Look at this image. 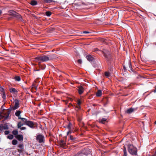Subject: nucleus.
<instances>
[{"instance_id": "obj_39", "label": "nucleus", "mask_w": 156, "mask_h": 156, "mask_svg": "<svg viewBox=\"0 0 156 156\" xmlns=\"http://www.w3.org/2000/svg\"><path fill=\"white\" fill-rule=\"evenodd\" d=\"M9 133V130H6L5 131V135H8Z\"/></svg>"}, {"instance_id": "obj_12", "label": "nucleus", "mask_w": 156, "mask_h": 156, "mask_svg": "<svg viewBox=\"0 0 156 156\" xmlns=\"http://www.w3.org/2000/svg\"><path fill=\"white\" fill-rule=\"evenodd\" d=\"M11 111L12 109L10 108H9L7 110L5 114V115H6V116L5 117V119H7L8 118Z\"/></svg>"}, {"instance_id": "obj_16", "label": "nucleus", "mask_w": 156, "mask_h": 156, "mask_svg": "<svg viewBox=\"0 0 156 156\" xmlns=\"http://www.w3.org/2000/svg\"><path fill=\"white\" fill-rule=\"evenodd\" d=\"M10 92L12 93H13L15 94H17V91L14 88H11L9 89Z\"/></svg>"}, {"instance_id": "obj_40", "label": "nucleus", "mask_w": 156, "mask_h": 156, "mask_svg": "<svg viewBox=\"0 0 156 156\" xmlns=\"http://www.w3.org/2000/svg\"><path fill=\"white\" fill-rule=\"evenodd\" d=\"M99 49L97 48H95L94 49L93 51L94 52L97 53V52L98 51Z\"/></svg>"}, {"instance_id": "obj_3", "label": "nucleus", "mask_w": 156, "mask_h": 156, "mask_svg": "<svg viewBox=\"0 0 156 156\" xmlns=\"http://www.w3.org/2000/svg\"><path fill=\"white\" fill-rule=\"evenodd\" d=\"M129 152L132 155H136L137 154V148L132 144L128 145Z\"/></svg>"}, {"instance_id": "obj_33", "label": "nucleus", "mask_w": 156, "mask_h": 156, "mask_svg": "<svg viewBox=\"0 0 156 156\" xmlns=\"http://www.w3.org/2000/svg\"><path fill=\"white\" fill-rule=\"evenodd\" d=\"M43 1L44 2L48 3H50L53 1L52 0H43Z\"/></svg>"}, {"instance_id": "obj_8", "label": "nucleus", "mask_w": 156, "mask_h": 156, "mask_svg": "<svg viewBox=\"0 0 156 156\" xmlns=\"http://www.w3.org/2000/svg\"><path fill=\"white\" fill-rule=\"evenodd\" d=\"M19 107V101L17 99H16L15 100V105L12 108L13 110H16Z\"/></svg>"}, {"instance_id": "obj_35", "label": "nucleus", "mask_w": 156, "mask_h": 156, "mask_svg": "<svg viewBox=\"0 0 156 156\" xmlns=\"http://www.w3.org/2000/svg\"><path fill=\"white\" fill-rule=\"evenodd\" d=\"M4 92H5L4 89L2 87H0V93L2 94Z\"/></svg>"}, {"instance_id": "obj_24", "label": "nucleus", "mask_w": 156, "mask_h": 156, "mask_svg": "<svg viewBox=\"0 0 156 156\" xmlns=\"http://www.w3.org/2000/svg\"><path fill=\"white\" fill-rule=\"evenodd\" d=\"M123 153L124 154L123 156H127V151L126 150L125 147H124L123 148Z\"/></svg>"}, {"instance_id": "obj_42", "label": "nucleus", "mask_w": 156, "mask_h": 156, "mask_svg": "<svg viewBox=\"0 0 156 156\" xmlns=\"http://www.w3.org/2000/svg\"><path fill=\"white\" fill-rule=\"evenodd\" d=\"M20 128V129L21 130H25L26 129V128L25 127H21V128Z\"/></svg>"}, {"instance_id": "obj_27", "label": "nucleus", "mask_w": 156, "mask_h": 156, "mask_svg": "<svg viewBox=\"0 0 156 156\" xmlns=\"http://www.w3.org/2000/svg\"><path fill=\"white\" fill-rule=\"evenodd\" d=\"M12 134L15 135H17L18 134V131L17 130H14L12 132Z\"/></svg>"}, {"instance_id": "obj_14", "label": "nucleus", "mask_w": 156, "mask_h": 156, "mask_svg": "<svg viewBox=\"0 0 156 156\" xmlns=\"http://www.w3.org/2000/svg\"><path fill=\"white\" fill-rule=\"evenodd\" d=\"M18 147L20 149H19L18 150V151L19 152H22L23 150V144H20L18 145Z\"/></svg>"}, {"instance_id": "obj_48", "label": "nucleus", "mask_w": 156, "mask_h": 156, "mask_svg": "<svg viewBox=\"0 0 156 156\" xmlns=\"http://www.w3.org/2000/svg\"><path fill=\"white\" fill-rule=\"evenodd\" d=\"M155 155H156V151L155 152Z\"/></svg>"}, {"instance_id": "obj_50", "label": "nucleus", "mask_w": 156, "mask_h": 156, "mask_svg": "<svg viewBox=\"0 0 156 156\" xmlns=\"http://www.w3.org/2000/svg\"><path fill=\"white\" fill-rule=\"evenodd\" d=\"M1 120V119H0V120Z\"/></svg>"}, {"instance_id": "obj_36", "label": "nucleus", "mask_w": 156, "mask_h": 156, "mask_svg": "<svg viewBox=\"0 0 156 156\" xmlns=\"http://www.w3.org/2000/svg\"><path fill=\"white\" fill-rule=\"evenodd\" d=\"M2 98L3 99H5V98H6V96H5V92L3 93H2Z\"/></svg>"}, {"instance_id": "obj_29", "label": "nucleus", "mask_w": 156, "mask_h": 156, "mask_svg": "<svg viewBox=\"0 0 156 156\" xmlns=\"http://www.w3.org/2000/svg\"><path fill=\"white\" fill-rule=\"evenodd\" d=\"M15 80L18 81H20L21 80V78L19 76H16L15 78Z\"/></svg>"}, {"instance_id": "obj_31", "label": "nucleus", "mask_w": 156, "mask_h": 156, "mask_svg": "<svg viewBox=\"0 0 156 156\" xmlns=\"http://www.w3.org/2000/svg\"><path fill=\"white\" fill-rule=\"evenodd\" d=\"M8 138L12 140L13 138V136L12 135L10 134L7 137Z\"/></svg>"}, {"instance_id": "obj_6", "label": "nucleus", "mask_w": 156, "mask_h": 156, "mask_svg": "<svg viewBox=\"0 0 156 156\" xmlns=\"http://www.w3.org/2000/svg\"><path fill=\"white\" fill-rule=\"evenodd\" d=\"M72 123L71 122H69L67 127V128L69 129V131L67 132V135H68L69 134L71 133L72 132L73 130L72 129Z\"/></svg>"}, {"instance_id": "obj_19", "label": "nucleus", "mask_w": 156, "mask_h": 156, "mask_svg": "<svg viewBox=\"0 0 156 156\" xmlns=\"http://www.w3.org/2000/svg\"><path fill=\"white\" fill-rule=\"evenodd\" d=\"M102 95V91L101 90H98L96 93V95L98 97H100Z\"/></svg>"}, {"instance_id": "obj_18", "label": "nucleus", "mask_w": 156, "mask_h": 156, "mask_svg": "<svg viewBox=\"0 0 156 156\" xmlns=\"http://www.w3.org/2000/svg\"><path fill=\"white\" fill-rule=\"evenodd\" d=\"M21 113V111H20V110H18V111H16L15 113V115L16 116L18 117L19 119V117H21L20 116V114Z\"/></svg>"}, {"instance_id": "obj_15", "label": "nucleus", "mask_w": 156, "mask_h": 156, "mask_svg": "<svg viewBox=\"0 0 156 156\" xmlns=\"http://www.w3.org/2000/svg\"><path fill=\"white\" fill-rule=\"evenodd\" d=\"M86 58L87 60L90 62L93 61L94 59V58L90 55H87Z\"/></svg>"}, {"instance_id": "obj_5", "label": "nucleus", "mask_w": 156, "mask_h": 156, "mask_svg": "<svg viewBox=\"0 0 156 156\" xmlns=\"http://www.w3.org/2000/svg\"><path fill=\"white\" fill-rule=\"evenodd\" d=\"M7 123H5L3 125L2 124H0V131L2 132L3 129H8L9 128Z\"/></svg>"}, {"instance_id": "obj_7", "label": "nucleus", "mask_w": 156, "mask_h": 156, "mask_svg": "<svg viewBox=\"0 0 156 156\" xmlns=\"http://www.w3.org/2000/svg\"><path fill=\"white\" fill-rule=\"evenodd\" d=\"M19 21L23 22L24 20L22 18V16L18 13H16L14 16Z\"/></svg>"}, {"instance_id": "obj_20", "label": "nucleus", "mask_w": 156, "mask_h": 156, "mask_svg": "<svg viewBox=\"0 0 156 156\" xmlns=\"http://www.w3.org/2000/svg\"><path fill=\"white\" fill-rule=\"evenodd\" d=\"M19 119H21L22 120V121L24 123L26 124L27 123V122L28 121L27 120V119L25 118H23L22 117H19Z\"/></svg>"}, {"instance_id": "obj_13", "label": "nucleus", "mask_w": 156, "mask_h": 156, "mask_svg": "<svg viewBox=\"0 0 156 156\" xmlns=\"http://www.w3.org/2000/svg\"><path fill=\"white\" fill-rule=\"evenodd\" d=\"M15 137L20 141L23 140V137L22 135H18L15 136Z\"/></svg>"}, {"instance_id": "obj_37", "label": "nucleus", "mask_w": 156, "mask_h": 156, "mask_svg": "<svg viewBox=\"0 0 156 156\" xmlns=\"http://www.w3.org/2000/svg\"><path fill=\"white\" fill-rule=\"evenodd\" d=\"M106 102L104 101V106H106V105L108 104V100H106Z\"/></svg>"}, {"instance_id": "obj_38", "label": "nucleus", "mask_w": 156, "mask_h": 156, "mask_svg": "<svg viewBox=\"0 0 156 156\" xmlns=\"http://www.w3.org/2000/svg\"><path fill=\"white\" fill-rule=\"evenodd\" d=\"M61 143L62 144V145L63 146L65 145L66 144V143H65V142L63 140H61Z\"/></svg>"}, {"instance_id": "obj_1", "label": "nucleus", "mask_w": 156, "mask_h": 156, "mask_svg": "<svg viewBox=\"0 0 156 156\" xmlns=\"http://www.w3.org/2000/svg\"><path fill=\"white\" fill-rule=\"evenodd\" d=\"M97 53L99 55L103 54L105 60L108 64H111L113 62L112 56L111 52L105 49L103 51H102L99 50Z\"/></svg>"}, {"instance_id": "obj_49", "label": "nucleus", "mask_w": 156, "mask_h": 156, "mask_svg": "<svg viewBox=\"0 0 156 156\" xmlns=\"http://www.w3.org/2000/svg\"><path fill=\"white\" fill-rule=\"evenodd\" d=\"M2 115V113L0 112V115Z\"/></svg>"}, {"instance_id": "obj_45", "label": "nucleus", "mask_w": 156, "mask_h": 156, "mask_svg": "<svg viewBox=\"0 0 156 156\" xmlns=\"http://www.w3.org/2000/svg\"><path fill=\"white\" fill-rule=\"evenodd\" d=\"M2 10H0V15L2 14Z\"/></svg>"}, {"instance_id": "obj_41", "label": "nucleus", "mask_w": 156, "mask_h": 156, "mask_svg": "<svg viewBox=\"0 0 156 156\" xmlns=\"http://www.w3.org/2000/svg\"><path fill=\"white\" fill-rule=\"evenodd\" d=\"M77 62L79 63L80 64H81L82 62V61L81 59H78L77 61Z\"/></svg>"}, {"instance_id": "obj_32", "label": "nucleus", "mask_w": 156, "mask_h": 156, "mask_svg": "<svg viewBox=\"0 0 156 156\" xmlns=\"http://www.w3.org/2000/svg\"><path fill=\"white\" fill-rule=\"evenodd\" d=\"M105 75L107 77H108L110 76V73L109 72H107L105 73Z\"/></svg>"}, {"instance_id": "obj_26", "label": "nucleus", "mask_w": 156, "mask_h": 156, "mask_svg": "<svg viewBox=\"0 0 156 156\" xmlns=\"http://www.w3.org/2000/svg\"><path fill=\"white\" fill-rule=\"evenodd\" d=\"M17 141L16 140L14 139L12 141V144L13 145H16L17 143Z\"/></svg>"}, {"instance_id": "obj_25", "label": "nucleus", "mask_w": 156, "mask_h": 156, "mask_svg": "<svg viewBox=\"0 0 156 156\" xmlns=\"http://www.w3.org/2000/svg\"><path fill=\"white\" fill-rule=\"evenodd\" d=\"M24 124L22 123L21 122H19L17 124V127L18 128H21V127L23 126Z\"/></svg>"}, {"instance_id": "obj_47", "label": "nucleus", "mask_w": 156, "mask_h": 156, "mask_svg": "<svg viewBox=\"0 0 156 156\" xmlns=\"http://www.w3.org/2000/svg\"><path fill=\"white\" fill-rule=\"evenodd\" d=\"M123 69H124L125 70H126V67H125V66H123Z\"/></svg>"}, {"instance_id": "obj_43", "label": "nucleus", "mask_w": 156, "mask_h": 156, "mask_svg": "<svg viewBox=\"0 0 156 156\" xmlns=\"http://www.w3.org/2000/svg\"><path fill=\"white\" fill-rule=\"evenodd\" d=\"M83 33L84 34H89L90 33V32L87 31H84Z\"/></svg>"}, {"instance_id": "obj_23", "label": "nucleus", "mask_w": 156, "mask_h": 156, "mask_svg": "<svg viewBox=\"0 0 156 156\" xmlns=\"http://www.w3.org/2000/svg\"><path fill=\"white\" fill-rule=\"evenodd\" d=\"M107 119L105 118H102L101 120L100 121V122L102 123H104L105 122H106Z\"/></svg>"}, {"instance_id": "obj_4", "label": "nucleus", "mask_w": 156, "mask_h": 156, "mask_svg": "<svg viewBox=\"0 0 156 156\" xmlns=\"http://www.w3.org/2000/svg\"><path fill=\"white\" fill-rule=\"evenodd\" d=\"M44 136L41 134H39L37 136L36 139L40 143H42L44 142Z\"/></svg>"}, {"instance_id": "obj_46", "label": "nucleus", "mask_w": 156, "mask_h": 156, "mask_svg": "<svg viewBox=\"0 0 156 156\" xmlns=\"http://www.w3.org/2000/svg\"><path fill=\"white\" fill-rule=\"evenodd\" d=\"M153 91L155 93L156 92V88H155V89Z\"/></svg>"}, {"instance_id": "obj_10", "label": "nucleus", "mask_w": 156, "mask_h": 156, "mask_svg": "<svg viewBox=\"0 0 156 156\" xmlns=\"http://www.w3.org/2000/svg\"><path fill=\"white\" fill-rule=\"evenodd\" d=\"M136 110V108H130L128 109L125 111V112L126 113L130 114L133 112L134 111Z\"/></svg>"}, {"instance_id": "obj_34", "label": "nucleus", "mask_w": 156, "mask_h": 156, "mask_svg": "<svg viewBox=\"0 0 156 156\" xmlns=\"http://www.w3.org/2000/svg\"><path fill=\"white\" fill-rule=\"evenodd\" d=\"M129 66L130 70L132 71H133V69L132 68V65L131 64L130 62H129Z\"/></svg>"}, {"instance_id": "obj_11", "label": "nucleus", "mask_w": 156, "mask_h": 156, "mask_svg": "<svg viewBox=\"0 0 156 156\" xmlns=\"http://www.w3.org/2000/svg\"><path fill=\"white\" fill-rule=\"evenodd\" d=\"M78 90L79 94H81L84 91V88L82 86H79L78 87Z\"/></svg>"}, {"instance_id": "obj_17", "label": "nucleus", "mask_w": 156, "mask_h": 156, "mask_svg": "<svg viewBox=\"0 0 156 156\" xmlns=\"http://www.w3.org/2000/svg\"><path fill=\"white\" fill-rule=\"evenodd\" d=\"M16 13V11L12 10H10L9 11V15L11 16H14Z\"/></svg>"}, {"instance_id": "obj_22", "label": "nucleus", "mask_w": 156, "mask_h": 156, "mask_svg": "<svg viewBox=\"0 0 156 156\" xmlns=\"http://www.w3.org/2000/svg\"><path fill=\"white\" fill-rule=\"evenodd\" d=\"M37 2L35 0H32L30 2V4L32 5H35L37 4Z\"/></svg>"}, {"instance_id": "obj_30", "label": "nucleus", "mask_w": 156, "mask_h": 156, "mask_svg": "<svg viewBox=\"0 0 156 156\" xmlns=\"http://www.w3.org/2000/svg\"><path fill=\"white\" fill-rule=\"evenodd\" d=\"M45 14L47 16H49L51 14V13L50 12L47 11L46 12Z\"/></svg>"}, {"instance_id": "obj_28", "label": "nucleus", "mask_w": 156, "mask_h": 156, "mask_svg": "<svg viewBox=\"0 0 156 156\" xmlns=\"http://www.w3.org/2000/svg\"><path fill=\"white\" fill-rule=\"evenodd\" d=\"M70 139L73 141H74L76 139V138L75 137H73V136L72 135H70Z\"/></svg>"}, {"instance_id": "obj_9", "label": "nucleus", "mask_w": 156, "mask_h": 156, "mask_svg": "<svg viewBox=\"0 0 156 156\" xmlns=\"http://www.w3.org/2000/svg\"><path fill=\"white\" fill-rule=\"evenodd\" d=\"M29 127L32 128H34V123L30 121H28L27 122V123L26 124Z\"/></svg>"}, {"instance_id": "obj_21", "label": "nucleus", "mask_w": 156, "mask_h": 156, "mask_svg": "<svg viewBox=\"0 0 156 156\" xmlns=\"http://www.w3.org/2000/svg\"><path fill=\"white\" fill-rule=\"evenodd\" d=\"M81 104V101L80 99H78L77 101V104L78 105V106L77 107V108H78V109H80L81 108L80 105Z\"/></svg>"}, {"instance_id": "obj_44", "label": "nucleus", "mask_w": 156, "mask_h": 156, "mask_svg": "<svg viewBox=\"0 0 156 156\" xmlns=\"http://www.w3.org/2000/svg\"><path fill=\"white\" fill-rule=\"evenodd\" d=\"M4 117V116L2 115H0V119H2Z\"/></svg>"}, {"instance_id": "obj_2", "label": "nucleus", "mask_w": 156, "mask_h": 156, "mask_svg": "<svg viewBox=\"0 0 156 156\" xmlns=\"http://www.w3.org/2000/svg\"><path fill=\"white\" fill-rule=\"evenodd\" d=\"M54 55H41L35 58V59L39 63L41 62H46L52 60L55 57Z\"/></svg>"}]
</instances>
